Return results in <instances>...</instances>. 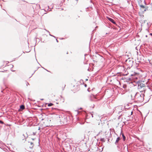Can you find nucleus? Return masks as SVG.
Here are the masks:
<instances>
[{
	"instance_id": "nucleus-1",
	"label": "nucleus",
	"mask_w": 152,
	"mask_h": 152,
	"mask_svg": "<svg viewBox=\"0 0 152 152\" xmlns=\"http://www.w3.org/2000/svg\"><path fill=\"white\" fill-rule=\"evenodd\" d=\"M132 99L140 102H142L144 100V94L141 92L133 93L131 94Z\"/></svg>"
},
{
	"instance_id": "nucleus-2",
	"label": "nucleus",
	"mask_w": 152,
	"mask_h": 152,
	"mask_svg": "<svg viewBox=\"0 0 152 152\" xmlns=\"http://www.w3.org/2000/svg\"><path fill=\"white\" fill-rule=\"evenodd\" d=\"M138 89L140 90V92L142 93L143 91L145 92V85L142 84H140V85L138 86Z\"/></svg>"
},
{
	"instance_id": "nucleus-3",
	"label": "nucleus",
	"mask_w": 152,
	"mask_h": 152,
	"mask_svg": "<svg viewBox=\"0 0 152 152\" xmlns=\"http://www.w3.org/2000/svg\"><path fill=\"white\" fill-rule=\"evenodd\" d=\"M90 99L91 101H96V98L95 96L93 95H91L90 96Z\"/></svg>"
},
{
	"instance_id": "nucleus-4",
	"label": "nucleus",
	"mask_w": 152,
	"mask_h": 152,
	"mask_svg": "<svg viewBox=\"0 0 152 152\" xmlns=\"http://www.w3.org/2000/svg\"><path fill=\"white\" fill-rule=\"evenodd\" d=\"M126 64H128V63L129 62V66H132V64H133V61H130V60H127L126 61Z\"/></svg>"
},
{
	"instance_id": "nucleus-5",
	"label": "nucleus",
	"mask_w": 152,
	"mask_h": 152,
	"mask_svg": "<svg viewBox=\"0 0 152 152\" xmlns=\"http://www.w3.org/2000/svg\"><path fill=\"white\" fill-rule=\"evenodd\" d=\"M30 145H28V148H29L30 149H31L33 147L34 144H33V143H32L31 142H30Z\"/></svg>"
},
{
	"instance_id": "nucleus-6",
	"label": "nucleus",
	"mask_w": 152,
	"mask_h": 152,
	"mask_svg": "<svg viewBox=\"0 0 152 152\" xmlns=\"http://www.w3.org/2000/svg\"><path fill=\"white\" fill-rule=\"evenodd\" d=\"M108 19L111 22H112L114 24H115V23L114 20L112 19L111 18H108Z\"/></svg>"
},
{
	"instance_id": "nucleus-7",
	"label": "nucleus",
	"mask_w": 152,
	"mask_h": 152,
	"mask_svg": "<svg viewBox=\"0 0 152 152\" xmlns=\"http://www.w3.org/2000/svg\"><path fill=\"white\" fill-rule=\"evenodd\" d=\"M120 139V138L119 137H118V138H117L115 142V143H118V142L119 141V140Z\"/></svg>"
},
{
	"instance_id": "nucleus-8",
	"label": "nucleus",
	"mask_w": 152,
	"mask_h": 152,
	"mask_svg": "<svg viewBox=\"0 0 152 152\" xmlns=\"http://www.w3.org/2000/svg\"><path fill=\"white\" fill-rule=\"evenodd\" d=\"M20 108L21 110H23L24 109L25 107L23 105H22L20 106Z\"/></svg>"
},
{
	"instance_id": "nucleus-9",
	"label": "nucleus",
	"mask_w": 152,
	"mask_h": 152,
	"mask_svg": "<svg viewBox=\"0 0 152 152\" xmlns=\"http://www.w3.org/2000/svg\"><path fill=\"white\" fill-rule=\"evenodd\" d=\"M121 107H115V110L117 111L119 110L121 108Z\"/></svg>"
},
{
	"instance_id": "nucleus-10",
	"label": "nucleus",
	"mask_w": 152,
	"mask_h": 152,
	"mask_svg": "<svg viewBox=\"0 0 152 152\" xmlns=\"http://www.w3.org/2000/svg\"><path fill=\"white\" fill-rule=\"evenodd\" d=\"M122 137H123V140L124 141L125 140L126 138L125 136L123 134H122Z\"/></svg>"
},
{
	"instance_id": "nucleus-11",
	"label": "nucleus",
	"mask_w": 152,
	"mask_h": 152,
	"mask_svg": "<svg viewBox=\"0 0 152 152\" xmlns=\"http://www.w3.org/2000/svg\"><path fill=\"white\" fill-rule=\"evenodd\" d=\"M140 7H141V8H145V7L142 5H140Z\"/></svg>"
},
{
	"instance_id": "nucleus-12",
	"label": "nucleus",
	"mask_w": 152,
	"mask_h": 152,
	"mask_svg": "<svg viewBox=\"0 0 152 152\" xmlns=\"http://www.w3.org/2000/svg\"><path fill=\"white\" fill-rule=\"evenodd\" d=\"M136 75H137V74H136ZM137 78H138L137 77H136V75H134V77L133 78V79H137Z\"/></svg>"
},
{
	"instance_id": "nucleus-13",
	"label": "nucleus",
	"mask_w": 152,
	"mask_h": 152,
	"mask_svg": "<svg viewBox=\"0 0 152 152\" xmlns=\"http://www.w3.org/2000/svg\"><path fill=\"white\" fill-rule=\"evenodd\" d=\"M52 105H53V104L51 103H50L48 104V106L50 107L52 106Z\"/></svg>"
},
{
	"instance_id": "nucleus-14",
	"label": "nucleus",
	"mask_w": 152,
	"mask_h": 152,
	"mask_svg": "<svg viewBox=\"0 0 152 152\" xmlns=\"http://www.w3.org/2000/svg\"><path fill=\"white\" fill-rule=\"evenodd\" d=\"M26 85L27 86H28V85H29V83L27 81L26 82Z\"/></svg>"
},
{
	"instance_id": "nucleus-15",
	"label": "nucleus",
	"mask_w": 152,
	"mask_h": 152,
	"mask_svg": "<svg viewBox=\"0 0 152 152\" xmlns=\"http://www.w3.org/2000/svg\"><path fill=\"white\" fill-rule=\"evenodd\" d=\"M0 122L1 123H3V122L2 121H1L0 120Z\"/></svg>"
},
{
	"instance_id": "nucleus-16",
	"label": "nucleus",
	"mask_w": 152,
	"mask_h": 152,
	"mask_svg": "<svg viewBox=\"0 0 152 152\" xmlns=\"http://www.w3.org/2000/svg\"><path fill=\"white\" fill-rule=\"evenodd\" d=\"M150 35L152 36V33H150Z\"/></svg>"
},
{
	"instance_id": "nucleus-17",
	"label": "nucleus",
	"mask_w": 152,
	"mask_h": 152,
	"mask_svg": "<svg viewBox=\"0 0 152 152\" xmlns=\"http://www.w3.org/2000/svg\"><path fill=\"white\" fill-rule=\"evenodd\" d=\"M56 41L57 42H58V40L57 39H56Z\"/></svg>"
},
{
	"instance_id": "nucleus-18",
	"label": "nucleus",
	"mask_w": 152,
	"mask_h": 152,
	"mask_svg": "<svg viewBox=\"0 0 152 152\" xmlns=\"http://www.w3.org/2000/svg\"><path fill=\"white\" fill-rule=\"evenodd\" d=\"M43 99H41V100H43Z\"/></svg>"
},
{
	"instance_id": "nucleus-19",
	"label": "nucleus",
	"mask_w": 152,
	"mask_h": 152,
	"mask_svg": "<svg viewBox=\"0 0 152 152\" xmlns=\"http://www.w3.org/2000/svg\"><path fill=\"white\" fill-rule=\"evenodd\" d=\"M92 117H93V115H92Z\"/></svg>"
},
{
	"instance_id": "nucleus-20",
	"label": "nucleus",
	"mask_w": 152,
	"mask_h": 152,
	"mask_svg": "<svg viewBox=\"0 0 152 152\" xmlns=\"http://www.w3.org/2000/svg\"><path fill=\"white\" fill-rule=\"evenodd\" d=\"M50 36H52V35H51V34H50Z\"/></svg>"
},
{
	"instance_id": "nucleus-21",
	"label": "nucleus",
	"mask_w": 152,
	"mask_h": 152,
	"mask_svg": "<svg viewBox=\"0 0 152 152\" xmlns=\"http://www.w3.org/2000/svg\"><path fill=\"white\" fill-rule=\"evenodd\" d=\"M144 11H145V10H144Z\"/></svg>"
},
{
	"instance_id": "nucleus-22",
	"label": "nucleus",
	"mask_w": 152,
	"mask_h": 152,
	"mask_svg": "<svg viewBox=\"0 0 152 152\" xmlns=\"http://www.w3.org/2000/svg\"><path fill=\"white\" fill-rule=\"evenodd\" d=\"M129 80H131V78H129Z\"/></svg>"
},
{
	"instance_id": "nucleus-23",
	"label": "nucleus",
	"mask_w": 152,
	"mask_h": 152,
	"mask_svg": "<svg viewBox=\"0 0 152 152\" xmlns=\"http://www.w3.org/2000/svg\"><path fill=\"white\" fill-rule=\"evenodd\" d=\"M132 76H133V75H131Z\"/></svg>"
}]
</instances>
